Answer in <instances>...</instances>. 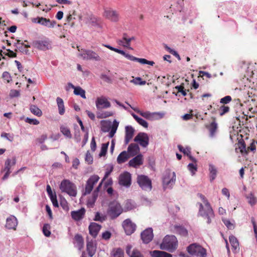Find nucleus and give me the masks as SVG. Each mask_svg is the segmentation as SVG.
I'll use <instances>...</instances> for the list:
<instances>
[{
	"label": "nucleus",
	"mask_w": 257,
	"mask_h": 257,
	"mask_svg": "<svg viewBox=\"0 0 257 257\" xmlns=\"http://www.w3.org/2000/svg\"><path fill=\"white\" fill-rule=\"evenodd\" d=\"M202 200L205 204L206 207V210H204L203 206L202 203H199V214L202 217L207 219V222L208 224H210L211 222V218H213L214 214L213 210L206 197L201 194H198Z\"/></svg>",
	"instance_id": "nucleus-1"
},
{
	"label": "nucleus",
	"mask_w": 257,
	"mask_h": 257,
	"mask_svg": "<svg viewBox=\"0 0 257 257\" xmlns=\"http://www.w3.org/2000/svg\"><path fill=\"white\" fill-rule=\"evenodd\" d=\"M178 240L175 235H167L164 238L162 243L160 244V248L173 252L177 248Z\"/></svg>",
	"instance_id": "nucleus-2"
},
{
	"label": "nucleus",
	"mask_w": 257,
	"mask_h": 257,
	"mask_svg": "<svg viewBox=\"0 0 257 257\" xmlns=\"http://www.w3.org/2000/svg\"><path fill=\"white\" fill-rule=\"evenodd\" d=\"M122 211L123 209L118 202L113 200L109 202L107 213L111 220L116 219L122 213Z\"/></svg>",
	"instance_id": "nucleus-3"
},
{
	"label": "nucleus",
	"mask_w": 257,
	"mask_h": 257,
	"mask_svg": "<svg viewBox=\"0 0 257 257\" xmlns=\"http://www.w3.org/2000/svg\"><path fill=\"white\" fill-rule=\"evenodd\" d=\"M60 189L62 192L66 193L70 196L75 197L77 195L76 186L67 179H64L60 185Z\"/></svg>",
	"instance_id": "nucleus-4"
},
{
	"label": "nucleus",
	"mask_w": 257,
	"mask_h": 257,
	"mask_svg": "<svg viewBox=\"0 0 257 257\" xmlns=\"http://www.w3.org/2000/svg\"><path fill=\"white\" fill-rule=\"evenodd\" d=\"M188 252L197 257H206L207 253L205 248L199 244L194 243L190 244L187 248Z\"/></svg>",
	"instance_id": "nucleus-5"
},
{
	"label": "nucleus",
	"mask_w": 257,
	"mask_h": 257,
	"mask_svg": "<svg viewBox=\"0 0 257 257\" xmlns=\"http://www.w3.org/2000/svg\"><path fill=\"white\" fill-rule=\"evenodd\" d=\"M32 45L38 50L45 51L52 49V42L49 38L45 37L42 40L34 41Z\"/></svg>",
	"instance_id": "nucleus-6"
},
{
	"label": "nucleus",
	"mask_w": 257,
	"mask_h": 257,
	"mask_svg": "<svg viewBox=\"0 0 257 257\" xmlns=\"http://www.w3.org/2000/svg\"><path fill=\"white\" fill-rule=\"evenodd\" d=\"M137 183L142 189L151 191L152 188V181L148 176L139 175L137 177Z\"/></svg>",
	"instance_id": "nucleus-7"
},
{
	"label": "nucleus",
	"mask_w": 257,
	"mask_h": 257,
	"mask_svg": "<svg viewBox=\"0 0 257 257\" xmlns=\"http://www.w3.org/2000/svg\"><path fill=\"white\" fill-rule=\"evenodd\" d=\"M176 174L174 172H171L170 170L166 171L163 178V183L164 187H170L175 183Z\"/></svg>",
	"instance_id": "nucleus-8"
},
{
	"label": "nucleus",
	"mask_w": 257,
	"mask_h": 257,
	"mask_svg": "<svg viewBox=\"0 0 257 257\" xmlns=\"http://www.w3.org/2000/svg\"><path fill=\"white\" fill-rule=\"evenodd\" d=\"M118 54L123 55L127 59L131 61H137L142 64H148L153 66L155 64L154 62L153 61H149L145 58H139L136 57L133 55H131L129 54L125 53L124 51L122 50H120L119 53Z\"/></svg>",
	"instance_id": "nucleus-9"
},
{
	"label": "nucleus",
	"mask_w": 257,
	"mask_h": 257,
	"mask_svg": "<svg viewBox=\"0 0 257 257\" xmlns=\"http://www.w3.org/2000/svg\"><path fill=\"white\" fill-rule=\"evenodd\" d=\"M33 23L39 24L48 28H53L56 24L55 21H51L49 19L43 17H37L32 19Z\"/></svg>",
	"instance_id": "nucleus-10"
},
{
	"label": "nucleus",
	"mask_w": 257,
	"mask_h": 257,
	"mask_svg": "<svg viewBox=\"0 0 257 257\" xmlns=\"http://www.w3.org/2000/svg\"><path fill=\"white\" fill-rule=\"evenodd\" d=\"M118 183L121 186H124L126 188L130 187L132 184V176L131 173L125 171L120 174L118 177Z\"/></svg>",
	"instance_id": "nucleus-11"
},
{
	"label": "nucleus",
	"mask_w": 257,
	"mask_h": 257,
	"mask_svg": "<svg viewBox=\"0 0 257 257\" xmlns=\"http://www.w3.org/2000/svg\"><path fill=\"white\" fill-rule=\"evenodd\" d=\"M99 179L98 175H94L91 176L87 181L85 186V192L83 193V195L89 194L92 191L94 185L97 182Z\"/></svg>",
	"instance_id": "nucleus-12"
},
{
	"label": "nucleus",
	"mask_w": 257,
	"mask_h": 257,
	"mask_svg": "<svg viewBox=\"0 0 257 257\" xmlns=\"http://www.w3.org/2000/svg\"><path fill=\"white\" fill-rule=\"evenodd\" d=\"M122 227L127 235L132 234L136 230V224L133 222L130 219H126L122 222Z\"/></svg>",
	"instance_id": "nucleus-13"
},
{
	"label": "nucleus",
	"mask_w": 257,
	"mask_h": 257,
	"mask_svg": "<svg viewBox=\"0 0 257 257\" xmlns=\"http://www.w3.org/2000/svg\"><path fill=\"white\" fill-rule=\"evenodd\" d=\"M153 230L152 227H148L141 233V238L144 244L150 243L153 239Z\"/></svg>",
	"instance_id": "nucleus-14"
},
{
	"label": "nucleus",
	"mask_w": 257,
	"mask_h": 257,
	"mask_svg": "<svg viewBox=\"0 0 257 257\" xmlns=\"http://www.w3.org/2000/svg\"><path fill=\"white\" fill-rule=\"evenodd\" d=\"M81 56L85 60H95L100 61L101 58L95 52L90 50H84L80 54Z\"/></svg>",
	"instance_id": "nucleus-15"
},
{
	"label": "nucleus",
	"mask_w": 257,
	"mask_h": 257,
	"mask_svg": "<svg viewBox=\"0 0 257 257\" xmlns=\"http://www.w3.org/2000/svg\"><path fill=\"white\" fill-rule=\"evenodd\" d=\"M104 16L113 22H117L119 21V14L111 8L104 9Z\"/></svg>",
	"instance_id": "nucleus-16"
},
{
	"label": "nucleus",
	"mask_w": 257,
	"mask_h": 257,
	"mask_svg": "<svg viewBox=\"0 0 257 257\" xmlns=\"http://www.w3.org/2000/svg\"><path fill=\"white\" fill-rule=\"evenodd\" d=\"M134 141L139 143L141 146L146 148L149 145V138L146 133L141 132L136 136Z\"/></svg>",
	"instance_id": "nucleus-17"
},
{
	"label": "nucleus",
	"mask_w": 257,
	"mask_h": 257,
	"mask_svg": "<svg viewBox=\"0 0 257 257\" xmlns=\"http://www.w3.org/2000/svg\"><path fill=\"white\" fill-rule=\"evenodd\" d=\"M140 115L148 119L155 120L159 119L163 117L164 114L161 112H150L149 111L142 112L140 111H138Z\"/></svg>",
	"instance_id": "nucleus-18"
},
{
	"label": "nucleus",
	"mask_w": 257,
	"mask_h": 257,
	"mask_svg": "<svg viewBox=\"0 0 257 257\" xmlns=\"http://www.w3.org/2000/svg\"><path fill=\"white\" fill-rule=\"evenodd\" d=\"M101 228V226L100 225L95 222H91L88 227L89 234L93 238H95Z\"/></svg>",
	"instance_id": "nucleus-19"
},
{
	"label": "nucleus",
	"mask_w": 257,
	"mask_h": 257,
	"mask_svg": "<svg viewBox=\"0 0 257 257\" xmlns=\"http://www.w3.org/2000/svg\"><path fill=\"white\" fill-rule=\"evenodd\" d=\"M211 119L213 121L209 125H206V128L209 131V136L210 137H214L218 128V124L216 122V118L212 117Z\"/></svg>",
	"instance_id": "nucleus-20"
},
{
	"label": "nucleus",
	"mask_w": 257,
	"mask_h": 257,
	"mask_svg": "<svg viewBox=\"0 0 257 257\" xmlns=\"http://www.w3.org/2000/svg\"><path fill=\"white\" fill-rule=\"evenodd\" d=\"M143 163V155L142 154H139L135 156V157L129 161L128 165L130 167L137 168L138 166L142 165Z\"/></svg>",
	"instance_id": "nucleus-21"
},
{
	"label": "nucleus",
	"mask_w": 257,
	"mask_h": 257,
	"mask_svg": "<svg viewBox=\"0 0 257 257\" xmlns=\"http://www.w3.org/2000/svg\"><path fill=\"white\" fill-rule=\"evenodd\" d=\"M135 133V129L131 125L126 126L125 127V139L124 143L125 145L128 144L133 138Z\"/></svg>",
	"instance_id": "nucleus-22"
},
{
	"label": "nucleus",
	"mask_w": 257,
	"mask_h": 257,
	"mask_svg": "<svg viewBox=\"0 0 257 257\" xmlns=\"http://www.w3.org/2000/svg\"><path fill=\"white\" fill-rule=\"evenodd\" d=\"M85 213V209L84 208H81L77 211H71V215L74 220L79 221L84 217Z\"/></svg>",
	"instance_id": "nucleus-23"
},
{
	"label": "nucleus",
	"mask_w": 257,
	"mask_h": 257,
	"mask_svg": "<svg viewBox=\"0 0 257 257\" xmlns=\"http://www.w3.org/2000/svg\"><path fill=\"white\" fill-rule=\"evenodd\" d=\"M140 148L138 144L132 143L127 148V153L130 157H134L138 155L137 154L140 152Z\"/></svg>",
	"instance_id": "nucleus-24"
},
{
	"label": "nucleus",
	"mask_w": 257,
	"mask_h": 257,
	"mask_svg": "<svg viewBox=\"0 0 257 257\" xmlns=\"http://www.w3.org/2000/svg\"><path fill=\"white\" fill-rule=\"evenodd\" d=\"M96 106L98 109L107 108L110 106V103L104 98H98L96 101Z\"/></svg>",
	"instance_id": "nucleus-25"
},
{
	"label": "nucleus",
	"mask_w": 257,
	"mask_h": 257,
	"mask_svg": "<svg viewBox=\"0 0 257 257\" xmlns=\"http://www.w3.org/2000/svg\"><path fill=\"white\" fill-rule=\"evenodd\" d=\"M96 244L94 243L92 240L87 241L86 244V250L88 252L89 256L92 257L95 253L96 250Z\"/></svg>",
	"instance_id": "nucleus-26"
},
{
	"label": "nucleus",
	"mask_w": 257,
	"mask_h": 257,
	"mask_svg": "<svg viewBox=\"0 0 257 257\" xmlns=\"http://www.w3.org/2000/svg\"><path fill=\"white\" fill-rule=\"evenodd\" d=\"M74 240L75 242V246H76L79 250H81L84 246V239L82 236L79 234H76L74 236Z\"/></svg>",
	"instance_id": "nucleus-27"
},
{
	"label": "nucleus",
	"mask_w": 257,
	"mask_h": 257,
	"mask_svg": "<svg viewBox=\"0 0 257 257\" xmlns=\"http://www.w3.org/2000/svg\"><path fill=\"white\" fill-rule=\"evenodd\" d=\"M150 253L152 257H173L172 254L169 253L158 250L152 251Z\"/></svg>",
	"instance_id": "nucleus-28"
},
{
	"label": "nucleus",
	"mask_w": 257,
	"mask_h": 257,
	"mask_svg": "<svg viewBox=\"0 0 257 257\" xmlns=\"http://www.w3.org/2000/svg\"><path fill=\"white\" fill-rule=\"evenodd\" d=\"M130 155L127 153V152L124 151L121 152L117 158V162L118 164H121L125 162L128 158H130Z\"/></svg>",
	"instance_id": "nucleus-29"
},
{
	"label": "nucleus",
	"mask_w": 257,
	"mask_h": 257,
	"mask_svg": "<svg viewBox=\"0 0 257 257\" xmlns=\"http://www.w3.org/2000/svg\"><path fill=\"white\" fill-rule=\"evenodd\" d=\"M17 225V219L15 217H9L7 219L6 227L9 229H14Z\"/></svg>",
	"instance_id": "nucleus-30"
},
{
	"label": "nucleus",
	"mask_w": 257,
	"mask_h": 257,
	"mask_svg": "<svg viewBox=\"0 0 257 257\" xmlns=\"http://www.w3.org/2000/svg\"><path fill=\"white\" fill-rule=\"evenodd\" d=\"M174 229L176 232L183 236H187L188 235V230L183 225H175Z\"/></svg>",
	"instance_id": "nucleus-31"
},
{
	"label": "nucleus",
	"mask_w": 257,
	"mask_h": 257,
	"mask_svg": "<svg viewBox=\"0 0 257 257\" xmlns=\"http://www.w3.org/2000/svg\"><path fill=\"white\" fill-rule=\"evenodd\" d=\"M238 148L240 149V152L242 155H248V151L246 148V144L243 139H240L238 142Z\"/></svg>",
	"instance_id": "nucleus-32"
},
{
	"label": "nucleus",
	"mask_w": 257,
	"mask_h": 257,
	"mask_svg": "<svg viewBox=\"0 0 257 257\" xmlns=\"http://www.w3.org/2000/svg\"><path fill=\"white\" fill-rule=\"evenodd\" d=\"M209 177L210 182H212L216 177L217 170L215 167L212 164L209 165Z\"/></svg>",
	"instance_id": "nucleus-33"
},
{
	"label": "nucleus",
	"mask_w": 257,
	"mask_h": 257,
	"mask_svg": "<svg viewBox=\"0 0 257 257\" xmlns=\"http://www.w3.org/2000/svg\"><path fill=\"white\" fill-rule=\"evenodd\" d=\"M56 101L58 107L59 113L60 115H63L65 113V107L63 99L58 97L56 98Z\"/></svg>",
	"instance_id": "nucleus-34"
},
{
	"label": "nucleus",
	"mask_w": 257,
	"mask_h": 257,
	"mask_svg": "<svg viewBox=\"0 0 257 257\" xmlns=\"http://www.w3.org/2000/svg\"><path fill=\"white\" fill-rule=\"evenodd\" d=\"M229 242L234 251L239 249V242L237 239L233 235H230L229 237Z\"/></svg>",
	"instance_id": "nucleus-35"
},
{
	"label": "nucleus",
	"mask_w": 257,
	"mask_h": 257,
	"mask_svg": "<svg viewBox=\"0 0 257 257\" xmlns=\"http://www.w3.org/2000/svg\"><path fill=\"white\" fill-rule=\"evenodd\" d=\"M30 110L33 114L38 116H41L42 115L41 110L35 105H31L30 106Z\"/></svg>",
	"instance_id": "nucleus-36"
},
{
	"label": "nucleus",
	"mask_w": 257,
	"mask_h": 257,
	"mask_svg": "<svg viewBox=\"0 0 257 257\" xmlns=\"http://www.w3.org/2000/svg\"><path fill=\"white\" fill-rule=\"evenodd\" d=\"M30 45L28 44H24L21 46H18L16 47V51L19 50V51L21 53H24L26 55H28L30 54L29 50L27 49V48H30Z\"/></svg>",
	"instance_id": "nucleus-37"
},
{
	"label": "nucleus",
	"mask_w": 257,
	"mask_h": 257,
	"mask_svg": "<svg viewBox=\"0 0 257 257\" xmlns=\"http://www.w3.org/2000/svg\"><path fill=\"white\" fill-rule=\"evenodd\" d=\"M74 94L76 95H79L83 98H86L85 91L80 86H77L75 88Z\"/></svg>",
	"instance_id": "nucleus-38"
},
{
	"label": "nucleus",
	"mask_w": 257,
	"mask_h": 257,
	"mask_svg": "<svg viewBox=\"0 0 257 257\" xmlns=\"http://www.w3.org/2000/svg\"><path fill=\"white\" fill-rule=\"evenodd\" d=\"M109 143L108 142L106 143L102 144L101 147L100 152L99 154L100 157L105 156L107 153L108 147Z\"/></svg>",
	"instance_id": "nucleus-39"
},
{
	"label": "nucleus",
	"mask_w": 257,
	"mask_h": 257,
	"mask_svg": "<svg viewBox=\"0 0 257 257\" xmlns=\"http://www.w3.org/2000/svg\"><path fill=\"white\" fill-rule=\"evenodd\" d=\"M111 257H123L124 252L122 249L120 247L113 250L111 253Z\"/></svg>",
	"instance_id": "nucleus-40"
},
{
	"label": "nucleus",
	"mask_w": 257,
	"mask_h": 257,
	"mask_svg": "<svg viewBox=\"0 0 257 257\" xmlns=\"http://www.w3.org/2000/svg\"><path fill=\"white\" fill-rule=\"evenodd\" d=\"M60 131L64 135L68 138L71 139L72 138V135L71 134L70 129L66 126H62L60 127Z\"/></svg>",
	"instance_id": "nucleus-41"
},
{
	"label": "nucleus",
	"mask_w": 257,
	"mask_h": 257,
	"mask_svg": "<svg viewBox=\"0 0 257 257\" xmlns=\"http://www.w3.org/2000/svg\"><path fill=\"white\" fill-rule=\"evenodd\" d=\"M50 228V225L48 223H45L43 226L42 231L46 237H49L51 235Z\"/></svg>",
	"instance_id": "nucleus-42"
},
{
	"label": "nucleus",
	"mask_w": 257,
	"mask_h": 257,
	"mask_svg": "<svg viewBox=\"0 0 257 257\" xmlns=\"http://www.w3.org/2000/svg\"><path fill=\"white\" fill-rule=\"evenodd\" d=\"M135 206L134 203H133L131 200H127L126 201L124 206V208L125 211L131 210L135 208Z\"/></svg>",
	"instance_id": "nucleus-43"
},
{
	"label": "nucleus",
	"mask_w": 257,
	"mask_h": 257,
	"mask_svg": "<svg viewBox=\"0 0 257 257\" xmlns=\"http://www.w3.org/2000/svg\"><path fill=\"white\" fill-rule=\"evenodd\" d=\"M178 148L180 152L183 153L184 155H186L187 156H188L189 154L191 153V148L190 147H187L186 148H184L182 146L179 145Z\"/></svg>",
	"instance_id": "nucleus-44"
},
{
	"label": "nucleus",
	"mask_w": 257,
	"mask_h": 257,
	"mask_svg": "<svg viewBox=\"0 0 257 257\" xmlns=\"http://www.w3.org/2000/svg\"><path fill=\"white\" fill-rule=\"evenodd\" d=\"M16 164V157H13L11 160V159H7L5 162V166H7L9 168L11 169V168L14 166H15Z\"/></svg>",
	"instance_id": "nucleus-45"
},
{
	"label": "nucleus",
	"mask_w": 257,
	"mask_h": 257,
	"mask_svg": "<svg viewBox=\"0 0 257 257\" xmlns=\"http://www.w3.org/2000/svg\"><path fill=\"white\" fill-rule=\"evenodd\" d=\"M247 198L248 199V203L251 205L253 206L255 205L256 203V198L254 197L253 193H250L249 194L248 196H247Z\"/></svg>",
	"instance_id": "nucleus-46"
},
{
	"label": "nucleus",
	"mask_w": 257,
	"mask_h": 257,
	"mask_svg": "<svg viewBox=\"0 0 257 257\" xmlns=\"http://www.w3.org/2000/svg\"><path fill=\"white\" fill-rule=\"evenodd\" d=\"M230 110V108L228 106H225L224 105H221L219 109V114L220 116H222L225 113L229 112Z\"/></svg>",
	"instance_id": "nucleus-47"
},
{
	"label": "nucleus",
	"mask_w": 257,
	"mask_h": 257,
	"mask_svg": "<svg viewBox=\"0 0 257 257\" xmlns=\"http://www.w3.org/2000/svg\"><path fill=\"white\" fill-rule=\"evenodd\" d=\"M6 172L5 175L2 177V180L4 181L8 178L10 173H11V169L9 168L8 166H5L4 168L2 170V172Z\"/></svg>",
	"instance_id": "nucleus-48"
},
{
	"label": "nucleus",
	"mask_w": 257,
	"mask_h": 257,
	"mask_svg": "<svg viewBox=\"0 0 257 257\" xmlns=\"http://www.w3.org/2000/svg\"><path fill=\"white\" fill-rule=\"evenodd\" d=\"M113 170V165H110L109 167H107L106 169L105 174H104L103 178L102 179V181L105 180L106 178H108V177L110 175V174L112 172Z\"/></svg>",
	"instance_id": "nucleus-49"
},
{
	"label": "nucleus",
	"mask_w": 257,
	"mask_h": 257,
	"mask_svg": "<svg viewBox=\"0 0 257 257\" xmlns=\"http://www.w3.org/2000/svg\"><path fill=\"white\" fill-rule=\"evenodd\" d=\"M114 123L115 122L116 123V125L115 126V124L114 123L113 124V126L111 128V130L110 131L109 133V134H108V137L110 138H112L114 136V134H115L116 133V129H117V127L118 126V122H117L115 120L113 122Z\"/></svg>",
	"instance_id": "nucleus-50"
},
{
	"label": "nucleus",
	"mask_w": 257,
	"mask_h": 257,
	"mask_svg": "<svg viewBox=\"0 0 257 257\" xmlns=\"http://www.w3.org/2000/svg\"><path fill=\"white\" fill-rule=\"evenodd\" d=\"M60 205L64 210L66 211L69 210L68 203L64 198H61Z\"/></svg>",
	"instance_id": "nucleus-51"
},
{
	"label": "nucleus",
	"mask_w": 257,
	"mask_h": 257,
	"mask_svg": "<svg viewBox=\"0 0 257 257\" xmlns=\"http://www.w3.org/2000/svg\"><path fill=\"white\" fill-rule=\"evenodd\" d=\"M113 115V113L110 111H104L101 113H97V117L98 118H106L109 116H112Z\"/></svg>",
	"instance_id": "nucleus-52"
},
{
	"label": "nucleus",
	"mask_w": 257,
	"mask_h": 257,
	"mask_svg": "<svg viewBox=\"0 0 257 257\" xmlns=\"http://www.w3.org/2000/svg\"><path fill=\"white\" fill-rule=\"evenodd\" d=\"M131 82H134L135 84L143 85L146 84V81L143 80L141 77H136L135 79H133Z\"/></svg>",
	"instance_id": "nucleus-53"
},
{
	"label": "nucleus",
	"mask_w": 257,
	"mask_h": 257,
	"mask_svg": "<svg viewBox=\"0 0 257 257\" xmlns=\"http://www.w3.org/2000/svg\"><path fill=\"white\" fill-rule=\"evenodd\" d=\"M187 168L188 170L191 172L192 175H194L196 172L197 171V165H194L193 163H189L188 165Z\"/></svg>",
	"instance_id": "nucleus-54"
},
{
	"label": "nucleus",
	"mask_w": 257,
	"mask_h": 257,
	"mask_svg": "<svg viewBox=\"0 0 257 257\" xmlns=\"http://www.w3.org/2000/svg\"><path fill=\"white\" fill-rule=\"evenodd\" d=\"M26 122H27L30 124L38 125L39 124V121L36 118H31L27 117L25 120Z\"/></svg>",
	"instance_id": "nucleus-55"
},
{
	"label": "nucleus",
	"mask_w": 257,
	"mask_h": 257,
	"mask_svg": "<svg viewBox=\"0 0 257 257\" xmlns=\"http://www.w3.org/2000/svg\"><path fill=\"white\" fill-rule=\"evenodd\" d=\"M131 257H144L143 254L137 248H134L132 252Z\"/></svg>",
	"instance_id": "nucleus-56"
},
{
	"label": "nucleus",
	"mask_w": 257,
	"mask_h": 257,
	"mask_svg": "<svg viewBox=\"0 0 257 257\" xmlns=\"http://www.w3.org/2000/svg\"><path fill=\"white\" fill-rule=\"evenodd\" d=\"M2 77L5 80H6L8 83L12 81V77L9 72H4L2 75Z\"/></svg>",
	"instance_id": "nucleus-57"
},
{
	"label": "nucleus",
	"mask_w": 257,
	"mask_h": 257,
	"mask_svg": "<svg viewBox=\"0 0 257 257\" xmlns=\"http://www.w3.org/2000/svg\"><path fill=\"white\" fill-rule=\"evenodd\" d=\"M231 97L229 95H227L220 99V103L224 104H227L229 103L231 101Z\"/></svg>",
	"instance_id": "nucleus-58"
},
{
	"label": "nucleus",
	"mask_w": 257,
	"mask_h": 257,
	"mask_svg": "<svg viewBox=\"0 0 257 257\" xmlns=\"http://www.w3.org/2000/svg\"><path fill=\"white\" fill-rule=\"evenodd\" d=\"M85 160L88 163V164H91L93 163V157L89 151H87L86 154Z\"/></svg>",
	"instance_id": "nucleus-59"
},
{
	"label": "nucleus",
	"mask_w": 257,
	"mask_h": 257,
	"mask_svg": "<svg viewBox=\"0 0 257 257\" xmlns=\"http://www.w3.org/2000/svg\"><path fill=\"white\" fill-rule=\"evenodd\" d=\"M20 95V92L19 90L16 89H12L10 91L9 96L11 98H14L18 97Z\"/></svg>",
	"instance_id": "nucleus-60"
},
{
	"label": "nucleus",
	"mask_w": 257,
	"mask_h": 257,
	"mask_svg": "<svg viewBox=\"0 0 257 257\" xmlns=\"http://www.w3.org/2000/svg\"><path fill=\"white\" fill-rule=\"evenodd\" d=\"M179 92L181 93L183 96H185L187 95L186 90H184V87L182 85H178L175 87Z\"/></svg>",
	"instance_id": "nucleus-61"
},
{
	"label": "nucleus",
	"mask_w": 257,
	"mask_h": 257,
	"mask_svg": "<svg viewBox=\"0 0 257 257\" xmlns=\"http://www.w3.org/2000/svg\"><path fill=\"white\" fill-rule=\"evenodd\" d=\"M6 50L8 51V52H3L4 54L5 55L11 58H16L17 57V54L13 51L11 50L10 49H6Z\"/></svg>",
	"instance_id": "nucleus-62"
},
{
	"label": "nucleus",
	"mask_w": 257,
	"mask_h": 257,
	"mask_svg": "<svg viewBox=\"0 0 257 257\" xmlns=\"http://www.w3.org/2000/svg\"><path fill=\"white\" fill-rule=\"evenodd\" d=\"M93 220L96 221L102 222L104 220H105V217L101 216L100 213L99 212H97L95 213V217Z\"/></svg>",
	"instance_id": "nucleus-63"
},
{
	"label": "nucleus",
	"mask_w": 257,
	"mask_h": 257,
	"mask_svg": "<svg viewBox=\"0 0 257 257\" xmlns=\"http://www.w3.org/2000/svg\"><path fill=\"white\" fill-rule=\"evenodd\" d=\"M102 239L107 240L109 239L111 236V233L109 231H105L102 233Z\"/></svg>",
	"instance_id": "nucleus-64"
}]
</instances>
